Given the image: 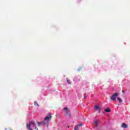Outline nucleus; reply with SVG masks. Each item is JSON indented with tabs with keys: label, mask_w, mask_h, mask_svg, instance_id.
<instances>
[{
	"label": "nucleus",
	"mask_w": 130,
	"mask_h": 130,
	"mask_svg": "<svg viewBox=\"0 0 130 130\" xmlns=\"http://www.w3.org/2000/svg\"><path fill=\"white\" fill-rule=\"evenodd\" d=\"M26 127L27 129L29 130H33L31 127H35V129L38 130V128L36 126V123H35V122L32 121H30L29 124H26Z\"/></svg>",
	"instance_id": "1"
},
{
	"label": "nucleus",
	"mask_w": 130,
	"mask_h": 130,
	"mask_svg": "<svg viewBox=\"0 0 130 130\" xmlns=\"http://www.w3.org/2000/svg\"><path fill=\"white\" fill-rule=\"evenodd\" d=\"M63 112L65 113L66 116H67L69 118H71V116H72V115L71 114V111L69 108L65 107L63 108Z\"/></svg>",
	"instance_id": "2"
},
{
	"label": "nucleus",
	"mask_w": 130,
	"mask_h": 130,
	"mask_svg": "<svg viewBox=\"0 0 130 130\" xmlns=\"http://www.w3.org/2000/svg\"><path fill=\"white\" fill-rule=\"evenodd\" d=\"M118 95H119V93L118 92L113 93L110 98L111 100H112V101H115Z\"/></svg>",
	"instance_id": "3"
},
{
	"label": "nucleus",
	"mask_w": 130,
	"mask_h": 130,
	"mask_svg": "<svg viewBox=\"0 0 130 130\" xmlns=\"http://www.w3.org/2000/svg\"><path fill=\"white\" fill-rule=\"evenodd\" d=\"M52 117V116L51 115V113H49L48 114V115L44 118V121H47V122L49 121V120L51 119Z\"/></svg>",
	"instance_id": "4"
},
{
	"label": "nucleus",
	"mask_w": 130,
	"mask_h": 130,
	"mask_svg": "<svg viewBox=\"0 0 130 130\" xmlns=\"http://www.w3.org/2000/svg\"><path fill=\"white\" fill-rule=\"evenodd\" d=\"M94 109L96 111H100L102 109V108L100 106H98L97 105H95L94 106Z\"/></svg>",
	"instance_id": "5"
},
{
	"label": "nucleus",
	"mask_w": 130,
	"mask_h": 130,
	"mask_svg": "<svg viewBox=\"0 0 130 130\" xmlns=\"http://www.w3.org/2000/svg\"><path fill=\"white\" fill-rule=\"evenodd\" d=\"M122 127H124V128H126V127H127V125L126 124H125V123H123L122 124Z\"/></svg>",
	"instance_id": "6"
},
{
	"label": "nucleus",
	"mask_w": 130,
	"mask_h": 130,
	"mask_svg": "<svg viewBox=\"0 0 130 130\" xmlns=\"http://www.w3.org/2000/svg\"><path fill=\"white\" fill-rule=\"evenodd\" d=\"M93 121H94V123L95 124L96 127H98V121L94 120Z\"/></svg>",
	"instance_id": "7"
},
{
	"label": "nucleus",
	"mask_w": 130,
	"mask_h": 130,
	"mask_svg": "<svg viewBox=\"0 0 130 130\" xmlns=\"http://www.w3.org/2000/svg\"><path fill=\"white\" fill-rule=\"evenodd\" d=\"M105 112H110V111H111V110H110V109L109 108H107L105 109Z\"/></svg>",
	"instance_id": "8"
},
{
	"label": "nucleus",
	"mask_w": 130,
	"mask_h": 130,
	"mask_svg": "<svg viewBox=\"0 0 130 130\" xmlns=\"http://www.w3.org/2000/svg\"><path fill=\"white\" fill-rule=\"evenodd\" d=\"M117 99V100L119 101V103H121V102H122V100H121L120 98L118 97Z\"/></svg>",
	"instance_id": "9"
},
{
	"label": "nucleus",
	"mask_w": 130,
	"mask_h": 130,
	"mask_svg": "<svg viewBox=\"0 0 130 130\" xmlns=\"http://www.w3.org/2000/svg\"><path fill=\"white\" fill-rule=\"evenodd\" d=\"M67 83H68V84H69V85H71L72 84V82H71V81H70V80H69V79L67 78Z\"/></svg>",
	"instance_id": "10"
},
{
	"label": "nucleus",
	"mask_w": 130,
	"mask_h": 130,
	"mask_svg": "<svg viewBox=\"0 0 130 130\" xmlns=\"http://www.w3.org/2000/svg\"><path fill=\"white\" fill-rule=\"evenodd\" d=\"M79 129V126L78 125H77L75 126L74 130H78Z\"/></svg>",
	"instance_id": "11"
},
{
	"label": "nucleus",
	"mask_w": 130,
	"mask_h": 130,
	"mask_svg": "<svg viewBox=\"0 0 130 130\" xmlns=\"http://www.w3.org/2000/svg\"><path fill=\"white\" fill-rule=\"evenodd\" d=\"M34 105L35 106H39V105H38V103H37V102H34Z\"/></svg>",
	"instance_id": "12"
},
{
	"label": "nucleus",
	"mask_w": 130,
	"mask_h": 130,
	"mask_svg": "<svg viewBox=\"0 0 130 130\" xmlns=\"http://www.w3.org/2000/svg\"><path fill=\"white\" fill-rule=\"evenodd\" d=\"M78 126H83V123H80L77 125Z\"/></svg>",
	"instance_id": "13"
},
{
	"label": "nucleus",
	"mask_w": 130,
	"mask_h": 130,
	"mask_svg": "<svg viewBox=\"0 0 130 130\" xmlns=\"http://www.w3.org/2000/svg\"><path fill=\"white\" fill-rule=\"evenodd\" d=\"M87 98V95H84V99H86Z\"/></svg>",
	"instance_id": "14"
},
{
	"label": "nucleus",
	"mask_w": 130,
	"mask_h": 130,
	"mask_svg": "<svg viewBox=\"0 0 130 130\" xmlns=\"http://www.w3.org/2000/svg\"><path fill=\"white\" fill-rule=\"evenodd\" d=\"M122 92L124 94V93H125V91L124 90H122Z\"/></svg>",
	"instance_id": "15"
},
{
	"label": "nucleus",
	"mask_w": 130,
	"mask_h": 130,
	"mask_svg": "<svg viewBox=\"0 0 130 130\" xmlns=\"http://www.w3.org/2000/svg\"><path fill=\"white\" fill-rule=\"evenodd\" d=\"M38 125L39 126H40V123L38 122Z\"/></svg>",
	"instance_id": "16"
},
{
	"label": "nucleus",
	"mask_w": 130,
	"mask_h": 130,
	"mask_svg": "<svg viewBox=\"0 0 130 130\" xmlns=\"http://www.w3.org/2000/svg\"><path fill=\"white\" fill-rule=\"evenodd\" d=\"M68 127H70V126H68Z\"/></svg>",
	"instance_id": "17"
},
{
	"label": "nucleus",
	"mask_w": 130,
	"mask_h": 130,
	"mask_svg": "<svg viewBox=\"0 0 130 130\" xmlns=\"http://www.w3.org/2000/svg\"><path fill=\"white\" fill-rule=\"evenodd\" d=\"M5 130H7V128H5Z\"/></svg>",
	"instance_id": "18"
}]
</instances>
